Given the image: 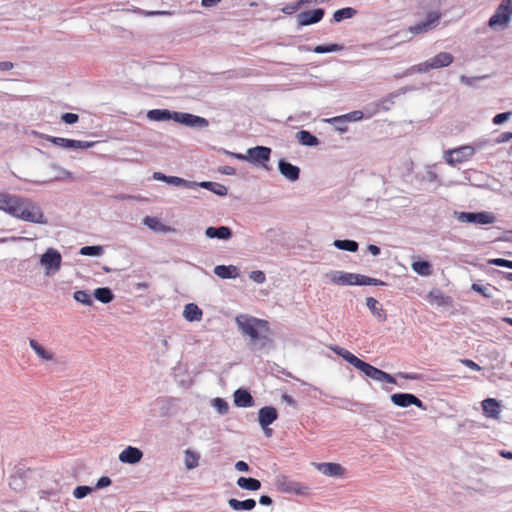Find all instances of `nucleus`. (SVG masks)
<instances>
[{"instance_id":"774afa93","label":"nucleus","mask_w":512,"mask_h":512,"mask_svg":"<svg viewBox=\"0 0 512 512\" xmlns=\"http://www.w3.org/2000/svg\"><path fill=\"white\" fill-rule=\"evenodd\" d=\"M167 177L166 175H164L163 173H160V172H155L153 174V178L156 179V180H160V181H164L166 182L167 181Z\"/></svg>"},{"instance_id":"49530a36","label":"nucleus","mask_w":512,"mask_h":512,"mask_svg":"<svg viewBox=\"0 0 512 512\" xmlns=\"http://www.w3.org/2000/svg\"><path fill=\"white\" fill-rule=\"evenodd\" d=\"M102 253L100 246H84L80 250L81 255L85 256H98Z\"/></svg>"},{"instance_id":"052dcab7","label":"nucleus","mask_w":512,"mask_h":512,"mask_svg":"<svg viewBox=\"0 0 512 512\" xmlns=\"http://www.w3.org/2000/svg\"><path fill=\"white\" fill-rule=\"evenodd\" d=\"M235 469L238 470V471H241V472H246V471L249 470V466L244 461H238L235 464Z\"/></svg>"},{"instance_id":"72a5a7b5","label":"nucleus","mask_w":512,"mask_h":512,"mask_svg":"<svg viewBox=\"0 0 512 512\" xmlns=\"http://www.w3.org/2000/svg\"><path fill=\"white\" fill-rule=\"evenodd\" d=\"M354 285H374V286H383L385 282L382 280L371 278L361 274H355Z\"/></svg>"},{"instance_id":"e2e57ef3","label":"nucleus","mask_w":512,"mask_h":512,"mask_svg":"<svg viewBox=\"0 0 512 512\" xmlns=\"http://www.w3.org/2000/svg\"><path fill=\"white\" fill-rule=\"evenodd\" d=\"M367 250L374 256H377L380 254V248L374 244H369L367 246Z\"/></svg>"},{"instance_id":"a211bd4d","label":"nucleus","mask_w":512,"mask_h":512,"mask_svg":"<svg viewBox=\"0 0 512 512\" xmlns=\"http://www.w3.org/2000/svg\"><path fill=\"white\" fill-rule=\"evenodd\" d=\"M484 414L490 418H498L500 414V403L494 398H488L482 401Z\"/></svg>"},{"instance_id":"69168bd1","label":"nucleus","mask_w":512,"mask_h":512,"mask_svg":"<svg viewBox=\"0 0 512 512\" xmlns=\"http://www.w3.org/2000/svg\"><path fill=\"white\" fill-rule=\"evenodd\" d=\"M429 298H430L431 300L433 299V300L437 301V302H438V303H440V304H441V303H443V301H442V300H443V296H442V294H441V293H439V292H438L436 295H435L433 292H431V293L429 294Z\"/></svg>"},{"instance_id":"39448f33","label":"nucleus","mask_w":512,"mask_h":512,"mask_svg":"<svg viewBox=\"0 0 512 512\" xmlns=\"http://www.w3.org/2000/svg\"><path fill=\"white\" fill-rule=\"evenodd\" d=\"M475 153V149L471 145H463L444 152V159L447 164L455 166L468 161Z\"/></svg>"},{"instance_id":"cd10ccee","label":"nucleus","mask_w":512,"mask_h":512,"mask_svg":"<svg viewBox=\"0 0 512 512\" xmlns=\"http://www.w3.org/2000/svg\"><path fill=\"white\" fill-rule=\"evenodd\" d=\"M30 347L36 353V355L46 361H51L54 359V354L48 350H46L41 344H39L36 340L31 339L29 341Z\"/></svg>"},{"instance_id":"79ce46f5","label":"nucleus","mask_w":512,"mask_h":512,"mask_svg":"<svg viewBox=\"0 0 512 512\" xmlns=\"http://www.w3.org/2000/svg\"><path fill=\"white\" fill-rule=\"evenodd\" d=\"M13 197L12 194L0 193V210L9 214Z\"/></svg>"},{"instance_id":"de8ad7c7","label":"nucleus","mask_w":512,"mask_h":512,"mask_svg":"<svg viewBox=\"0 0 512 512\" xmlns=\"http://www.w3.org/2000/svg\"><path fill=\"white\" fill-rule=\"evenodd\" d=\"M213 406L220 414H226L229 409L227 402L222 398H215L213 400Z\"/></svg>"},{"instance_id":"6ab92c4d","label":"nucleus","mask_w":512,"mask_h":512,"mask_svg":"<svg viewBox=\"0 0 512 512\" xmlns=\"http://www.w3.org/2000/svg\"><path fill=\"white\" fill-rule=\"evenodd\" d=\"M363 118V112L360 110H355L350 113L336 116L330 119H327L326 121L330 124H346L347 122H353V121H359Z\"/></svg>"},{"instance_id":"b1692460","label":"nucleus","mask_w":512,"mask_h":512,"mask_svg":"<svg viewBox=\"0 0 512 512\" xmlns=\"http://www.w3.org/2000/svg\"><path fill=\"white\" fill-rule=\"evenodd\" d=\"M202 310L194 303H189L185 306L183 316L187 321L194 322L202 319Z\"/></svg>"},{"instance_id":"4d7b16f0","label":"nucleus","mask_w":512,"mask_h":512,"mask_svg":"<svg viewBox=\"0 0 512 512\" xmlns=\"http://www.w3.org/2000/svg\"><path fill=\"white\" fill-rule=\"evenodd\" d=\"M512 140V132H502L496 139L497 143H506Z\"/></svg>"},{"instance_id":"2f4dec72","label":"nucleus","mask_w":512,"mask_h":512,"mask_svg":"<svg viewBox=\"0 0 512 512\" xmlns=\"http://www.w3.org/2000/svg\"><path fill=\"white\" fill-rule=\"evenodd\" d=\"M509 21L510 19L507 17V14H501L496 10L495 13L490 17L488 25L495 29L499 26H506Z\"/></svg>"},{"instance_id":"37998d69","label":"nucleus","mask_w":512,"mask_h":512,"mask_svg":"<svg viewBox=\"0 0 512 512\" xmlns=\"http://www.w3.org/2000/svg\"><path fill=\"white\" fill-rule=\"evenodd\" d=\"M342 47L338 44H330V45H318L314 47L313 51L318 54L335 52L341 50Z\"/></svg>"},{"instance_id":"0e129e2a","label":"nucleus","mask_w":512,"mask_h":512,"mask_svg":"<svg viewBox=\"0 0 512 512\" xmlns=\"http://www.w3.org/2000/svg\"><path fill=\"white\" fill-rule=\"evenodd\" d=\"M220 2H221V0H202L201 4L204 7H212V6L217 5Z\"/></svg>"},{"instance_id":"dca6fc26","label":"nucleus","mask_w":512,"mask_h":512,"mask_svg":"<svg viewBox=\"0 0 512 512\" xmlns=\"http://www.w3.org/2000/svg\"><path fill=\"white\" fill-rule=\"evenodd\" d=\"M280 173L289 181H296L299 178L300 169L289 162L281 159L278 163Z\"/></svg>"},{"instance_id":"338daca9","label":"nucleus","mask_w":512,"mask_h":512,"mask_svg":"<svg viewBox=\"0 0 512 512\" xmlns=\"http://www.w3.org/2000/svg\"><path fill=\"white\" fill-rule=\"evenodd\" d=\"M259 503L262 505H270L272 503V499L267 495H262L259 499Z\"/></svg>"},{"instance_id":"3c124183","label":"nucleus","mask_w":512,"mask_h":512,"mask_svg":"<svg viewBox=\"0 0 512 512\" xmlns=\"http://www.w3.org/2000/svg\"><path fill=\"white\" fill-rule=\"evenodd\" d=\"M249 277L251 280H253L254 282L259 283V284L264 283L266 280V276H265L264 272L261 270L252 271L250 273Z\"/></svg>"},{"instance_id":"4468645a","label":"nucleus","mask_w":512,"mask_h":512,"mask_svg":"<svg viewBox=\"0 0 512 512\" xmlns=\"http://www.w3.org/2000/svg\"><path fill=\"white\" fill-rule=\"evenodd\" d=\"M313 465L319 472H321L325 476L343 477L345 475V469L338 463L324 462L313 463Z\"/></svg>"},{"instance_id":"8fccbe9b","label":"nucleus","mask_w":512,"mask_h":512,"mask_svg":"<svg viewBox=\"0 0 512 512\" xmlns=\"http://www.w3.org/2000/svg\"><path fill=\"white\" fill-rule=\"evenodd\" d=\"M489 264L512 269V261L511 260L502 259V258L490 259L489 260Z\"/></svg>"},{"instance_id":"f8f14e48","label":"nucleus","mask_w":512,"mask_h":512,"mask_svg":"<svg viewBox=\"0 0 512 512\" xmlns=\"http://www.w3.org/2000/svg\"><path fill=\"white\" fill-rule=\"evenodd\" d=\"M174 121L190 127H207L209 124L203 117L181 112H175Z\"/></svg>"},{"instance_id":"58836bf2","label":"nucleus","mask_w":512,"mask_h":512,"mask_svg":"<svg viewBox=\"0 0 512 512\" xmlns=\"http://www.w3.org/2000/svg\"><path fill=\"white\" fill-rule=\"evenodd\" d=\"M438 16L434 17L433 19H429L425 22H422L420 24H417L410 28V32L413 34H419L422 32H426L428 29L431 28V26L438 20Z\"/></svg>"},{"instance_id":"680f3d73","label":"nucleus","mask_w":512,"mask_h":512,"mask_svg":"<svg viewBox=\"0 0 512 512\" xmlns=\"http://www.w3.org/2000/svg\"><path fill=\"white\" fill-rule=\"evenodd\" d=\"M14 67V64L10 61L0 62V71H9Z\"/></svg>"},{"instance_id":"ddd939ff","label":"nucleus","mask_w":512,"mask_h":512,"mask_svg":"<svg viewBox=\"0 0 512 512\" xmlns=\"http://www.w3.org/2000/svg\"><path fill=\"white\" fill-rule=\"evenodd\" d=\"M391 401L400 407L415 405L418 408L425 409L423 402L415 395L409 393H395L391 396Z\"/></svg>"},{"instance_id":"603ef678","label":"nucleus","mask_w":512,"mask_h":512,"mask_svg":"<svg viewBox=\"0 0 512 512\" xmlns=\"http://www.w3.org/2000/svg\"><path fill=\"white\" fill-rule=\"evenodd\" d=\"M512 115V112H503V113H499L497 115H495L492 119V122L495 124V125H500L502 123H504L505 121H507Z\"/></svg>"},{"instance_id":"c9c22d12","label":"nucleus","mask_w":512,"mask_h":512,"mask_svg":"<svg viewBox=\"0 0 512 512\" xmlns=\"http://www.w3.org/2000/svg\"><path fill=\"white\" fill-rule=\"evenodd\" d=\"M143 223L154 231L167 232L170 230L155 217L147 216L144 218Z\"/></svg>"},{"instance_id":"c85d7f7f","label":"nucleus","mask_w":512,"mask_h":512,"mask_svg":"<svg viewBox=\"0 0 512 512\" xmlns=\"http://www.w3.org/2000/svg\"><path fill=\"white\" fill-rule=\"evenodd\" d=\"M237 485L249 491H257L261 488V482L255 478L240 477L237 480Z\"/></svg>"},{"instance_id":"864d4df0","label":"nucleus","mask_w":512,"mask_h":512,"mask_svg":"<svg viewBox=\"0 0 512 512\" xmlns=\"http://www.w3.org/2000/svg\"><path fill=\"white\" fill-rule=\"evenodd\" d=\"M62 120L67 124H74L79 120V116L74 113H65L62 115Z\"/></svg>"},{"instance_id":"473e14b6","label":"nucleus","mask_w":512,"mask_h":512,"mask_svg":"<svg viewBox=\"0 0 512 512\" xmlns=\"http://www.w3.org/2000/svg\"><path fill=\"white\" fill-rule=\"evenodd\" d=\"M357 14L356 9L352 7H345L342 9H338L333 14V20L335 22H341L345 19H350Z\"/></svg>"},{"instance_id":"bf43d9fd","label":"nucleus","mask_w":512,"mask_h":512,"mask_svg":"<svg viewBox=\"0 0 512 512\" xmlns=\"http://www.w3.org/2000/svg\"><path fill=\"white\" fill-rule=\"evenodd\" d=\"M471 289L477 293L482 294L485 297H489V295L486 293V289L479 284L473 283Z\"/></svg>"},{"instance_id":"f03ea898","label":"nucleus","mask_w":512,"mask_h":512,"mask_svg":"<svg viewBox=\"0 0 512 512\" xmlns=\"http://www.w3.org/2000/svg\"><path fill=\"white\" fill-rule=\"evenodd\" d=\"M9 214L26 222L46 224L47 220L40 206L33 200L14 195Z\"/></svg>"},{"instance_id":"f257e3e1","label":"nucleus","mask_w":512,"mask_h":512,"mask_svg":"<svg viewBox=\"0 0 512 512\" xmlns=\"http://www.w3.org/2000/svg\"><path fill=\"white\" fill-rule=\"evenodd\" d=\"M330 349L335 354L342 357L345 361L353 365L355 368L363 372L367 377L378 382H386L390 384L396 383V380L392 375L372 366L369 363L364 362L347 349L337 345L330 346Z\"/></svg>"},{"instance_id":"ea45409f","label":"nucleus","mask_w":512,"mask_h":512,"mask_svg":"<svg viewBox=\"0 0 512 512\" xmlns=\"http://www.w3.org/2000/svg\"><path fill=\"white\" fill-rule=\"evenodd\" d=\"M202 187L210 189L215 194L223 196L227 194V188L224 185L215 182H202L200 184Z\"/></svg>"},{"instance_id":"2eb2a0df","label":"nucleus","mask_w":512,"mask_h":512,"mask_svg":"<svg viewBox=\"0 0 512 512\" xmlns=\"http://www.w3.org/2000/svg\"><path fill=\"white\" fill-rule=\"evenodd\" d=\"M278 417L277 410L272 406L262 407L258 412V421L262 428L272 424Z\"/></svg>"},{"instance_id":"f704fd0d","label":"nucleus","mask_w":512,"mask_h":512,"mask_svg":"<svg viewBox=\"0 0 512 512\" xmlns=\"http://www.w3.org/2000/svg\"><path fill=\"white\" fill-rule=\"evenodd\" d=\"M94 297L102 302V303H109L113 300L114 295L112 291L109 288L103 287V288H97L94 291Z\"/></svg>"},{"instance_id":"7ed1b4c3","label":"nucleus","mask_w":512,"mask_h":512,"mask_svg":"<svg viewBox=\"0 0 512 512\" xmlns=\"http://www.w3.org/2000/svg\"><path fill=\"white\" fill-rule=\"evenodd\" d=\"M236 323L242 334L248 336L253 344L261 342L260 347L265 346L270 332L268 321L241 315L236 318Z\"/></svg>"},{"instance_id":"4be33fe9","label":"nucleus","mask_w":512,"mask_h":512,"mask_svg":"<svg viewBox=\"0 0 512 512\" xmlns=\"http://www.w3.org/2000/svg\"><path fill=\"white\" fill-rule=\"evenodd\" d=\"M331 281L338 285H354L355 273L332 272L329 275Z\"/></svg>"},{"instance_id":"6e6552de","label":"nucleus","mask_w":512,"mask_h":512,"mask_svg":"<svg viewBox=\"0 0 512 512\" xmlns=\"http://www.w3.org/2000/svg\"><path fill=\"white\" fill-rule=\"evenodd\" d=\"M454 60V57L451 53L448 52H440L434 57L428 59L427 61L421 63L419 66L420 71H429L431 69L443 68L449 66Z\"/></svg>"},{"instance_id":"5701e85b","label":"nucleus","mask_w":512,"mask_h":512,"mask_svg":"<svg viewBox=\"0 0 512 512\" xmlns=\"http://www.w3.org/2000/svg\"><path fill=\"white\" fill-rule=\"evenodd\" d=\"M205 235L208 238H219V239H229L232 236V232L230 228L226 226L220 227H208L205 231Z\"/></svg>"},{"instance_id":"412c9836","label":"nucleus","mask_w":512,"mask_h":512,"mask_svg":"<svg viewBox=\"0 0 512 512\" xmlns=\"http://www.w3.org/2000/svg\"><path fill=\"white\" fill-rule=\"evenodd\" d=\"M214 273L222 279L236 278L239 275L238 268L233 265H217L214 268Z\"/></svg>"},{"instance_id":"bb28decb","label":"nucleus","mask_w":512,"mask_h":512,"mask_svg":"<svg viewBox=\"0 0 512 512\" xmlns=\"http://www.w3.org/2000/svg\"><path fill=\"white\" fill-rule=\"evenodd\" d=\"M228 504L235 511H240V510H248L249 511V510L254 509L256 506V502L254 499H246L244 501H239L235 498H231L228 500Z\"/></svg>"},{"instance_id":"a878e982","label":"nucleus","mask_w":512,"mask_h":512,"mask_svg":"<svg viewBox=\"0 0 512 512\" xmlns=\"http://www.w3.org/2000/svg\"><path fill=\"white\" fill-rule=\"evenodd\" d=\"M366 306L379 320H386V314L382 308V305L375 298H366Z\"/></svg>"},{"instance_id":"a18cd8bd","label":"nucleus","mask_w":512,"mask_h":512,"mask_svg":"<svg viewBox=\"0 0 512 512\" xmlns=\"http://www.w3.org/2000/svg\"><path fill=\"white\" fill-rule=\"evenodd\" d=\"M496 10L501 14H507L510 19L512 16V0H502Z\"/></svg>"},{"instance_id":"09e8293b","label":"nucleus","mask_w":512,"mask_h":512,"mask_svg":"<svg viewBox=\"0 0 512 512\" xmlns=\"http://www.w3.org/2000/svg\"><path fill=\"white\" fill-rule=\"evenodd\" d=\"M91 491L92 488L89 486H77L73 491V496L77 499H82L86 497Z\"/></svg>"},{"instance_id":"9b49d317","label":"nucleus","mask_w":512,"mask_h":512,"mask_svg":"<svg viewBox=\"0 0 512 512\" xmlns=\"http://www.w3.org/2000/svg\"><path fill=\"white\" fill-rule=\"evenodd\" d=\"M276 488L283 493H302L304 487L287 476H279L275 481Z\"/></svg>"},{"instance_id":"c03bdc74","label":"nucleus","mask_w":512,"mask_h":512,"mask_svg":"<svg viewBox=\"0 0 512 512\" xmlns=\"http://www.w3.org/2000/svg\"><path fill=\"white\" fill-rule=\"evenodd\" d=\"M166 183L172 184L175 186H184V187H192L195 185V183L187 181L183 178L176 177V176H168Z\"/></svg>"},{"instance_id":"423d86ee","label":"nucleus","mask_w":512,"mask_h":512,"mask_svg":"<svg viewBox=\"0 0 512 512\" xmlns=\"http://www.w3.org/2000/svg\"><path fill=\"white\" fill-rule=\"evenodd\" d=\"M62 256L54 248H48L40 258V264L45 269V275L50 276L58 272L61 268Z\"/></svg>"},{"instance_id":"a19ab883","label":"nucleus","mask_w":512,"mask_h":512,"mask_svg":"<svg viewBox=\"0 0 512 512\" xmlns=\"http://www.w3.org/2000/svg\"><path fill=\"white\" fill-rule=\"evenodd\" d=\"M73 297L77 302H79L81 304L88 305V306H91L93 304L92 297L87 291L78 290V291L74 292Z\"/></svg>"},{"instance_id":"1a4fd4ad","label":"nucleus","mask_w":512,"mask_h":512,"mask_svg":"<svg viewBox=\"0 0 512 512\" xmlns=\"http://www.w3.org/2000/svg\"><path fill=\"white\" fill-rule=\"evenodd\" d=\"M325 11L322 8L303 11L297 14L298 26H308L320 22L324 17Z\"/></svg>"},{"instance_id":"6e6d98bb","label":"nucleus","mask_w":512,"mask_h":512,"mask_svg":"<svg viewBox=\"0 0 512 512\" xmlns=\"http://www.w3.org/2000/svg\"><path fill=\"white\" fill-rule=\"evenodd\" d=\"M301 4H299V1L296 2V3H292V4H289L287 6H285L282 11L285 13V14H292L294 12H296L299 8H300Z\"/></svg>"},{"instance_id":"9d476101","label":"nucleus","mask_w":512,"mask_h":512,"mask_svg":"<svg viewBox=\"0 0 512 512\" xmlns=\"http://www.w3.org/2000/svg\"><path fill=\"white\" fill-rule=\"evenodd\" d=\"M48 141L53 143L54 145L69 148V149H88L94 145V142L80 141L67 139L62 137H48Z\"/></svg>"},{"instance_id":"4c0bfd02","label":"nucleus","mask_w":512,"mask_h":512,"mask_svg":"<svg viewBox=\"0 0 512 512\" xmlns=\"http://www.w3.org/2000/svg\"><path fill=\"white\" fill-rule=\"evenodd\" d=\"M185 466L188 470L194 469L199 464V455L191 450L185 451Z\"/></svg>"},{"instance_id":"393cba45","label":"nucleus","mask_w":512,"mask_h":512,"mask_svg":"<svg viewBox=\"0 0 512 512\" xmlns=\"http://www.w3.org/2000/svg\"><path fill=\"white\" fill-rule=\"evenodd\" d=\"M147 117L153 121L174 120L175 112H171L167 109H153L148 111Z\"/></svg>"},{"instance_id":"aec40b11","label":"nucleus","mask_w":512,"mask_h":512,"mask_svg":"<svg viewBox=\"0 0 512 512\" xmlns=\"http://www.w3.org/2000/svg\"><path fill=\"white\" fill-rule=\"evenodd\" d=\"M234 403L238 407H250L254 400L251 394L245 389H238L234 392Z\"/></svg>"},{"instance_id":"0eeeda50","label":"nucleus","mask_w":512,"mask_h":512,"mask_svg":"<svg viewBox=\"0 0 512 512\" xmlns=\"http://www.w3.org/2000/svg\"><path fill=\"white\" fill-rule=\"evenodd\" d=\"M457 219L463 223H473L476 225H486L495 222V216L490 212H459L456 213Z\"/></svg>"},{"instance_id":"5fc2aeb1","label":"nucleus","mask_w":512,"mask_h":512,"mask_svg":"<svg viewBox=\"0 0 512 512\" xmlns=\"http://www.w3.org/2000/svg\"><path fill=\"white\" fill-rule=\"evenodd\" d=\"M461 363L463 365H465L466 367H468L469 369H471V370H474V371H480L481 370V367L477 363H475L473 360L462 359Z\"/></svg>"},{"instance_id":"7c9ffc66","label":"nucleus","mask_w":512,"mask_h":512,"mask_svg":"<svg viewBox=\"0 0 512 512\" xmlns=\"http://www.w3.org/2000/svg\"><path fill=\"white\" fill-rule=\"evenodd\" d=\"M296 138L302 145L315 146L318 144V139L312 135L309 131L301 130L297 132Z\"/></svg>"},{"instance_id":"13d9d810","label":"nucleus","mask_w":512,"mask_h":512,"mask_svg":"<svg viewBox=\"0 0 512 512\" xmlns=\"http://www.w3.org/2000/svg\"><path fill=\"white\" fill-rule=\"evenodd\" d=\"M110 484H111V479L107 476H103L98 480L96 487L104 488V487L109 486Z\"/></svg>"},{"instance_id":"20e7f679","label":"nucleus","mask_w":512,"mask_h":512,"mask_svg":"<svg viewBox=\"0 0 512 512\" xmlns=\"http://www.w3.org/2000/svg\"><path fill=\"white\" fill-rule=\"evenodd\" d=\"M271 149L265 146H256L249 148L246 154H235L239 160L249 161L251 163L261 164L267 167V162L270 160Z\"/></svg>"},{"instance_id":"c756f323","label":"nucleus","mask_w":512,"mask_h":512,"mask_svg":"<svg viewBox=\"0 0 512 512\" xmlns=\"http://www.w3.org/2000/svg\"><path fill=\"white\" fill-rule=\"evenodd\" d=\"M412 269L421 276H430L433 273L432 265L428 261L420 260L412 263Z\"/></svg>"},{"instance_id":"e433bc0d","label":"nucleus","mask_w":512,"mask_h":512,"mask_svg":"<svg viewBox=\"0 0 512 512\" xmlns=\"http://www.w3.org/2000/svg\"><path fill=\"white\" fill-rule=\"evenodd\" d=\"M334 246L340 250L356 252L358 250V243L353 240H335Z\"/></svg>"},{"instance_id":"f3484780","label":"nucleus","mask_w":512,"mask_h":512,"mask_svg":"<svg viewBox=\"0 0 512 512\" xmlns=\"http://www.w3.org/2000/svg\"><path fill=\"white\" fill-rule=\"evenodd\" d=\"M143 454L135 447L128 446L119 455V460L123 463L134 464L141 460Z\"/></svg>"}]
</instances>
